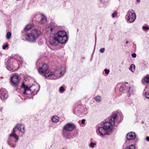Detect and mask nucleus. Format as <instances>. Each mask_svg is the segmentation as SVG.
I'll use <instances>...</instances> for the list:
<instances>
[{
	"label": "nucleus",
	"instance_id": "nucleus-1",
	"mask_svg": "<svg viewBox=\"0 0 149 149\" xmlns=\"http://www.w3.org/2000/svg\"><path fill=\"white\" fill-rule=\"evenodd\" d=\"M123 116V114L120 112L117 114H113L111 116L109 121L104 123L103 126L98 127L96 130L97 134L100 136L109 134L112 131L113 126L117 120H121Z\"/></svg>",
	"mask_w": 149,
	"mask_h": 149
},
{
	"label": "nucleus",
	"instance_id": "nucleus-2",
	"mask_svg": "<svg viewBox=\"0 0 149 149\" xmlns=\"http://www.w3.org/2000/svg\"><path fill=\"white\" fill-rule=\"evenodd\" d=\"M39 73L46 77L52 79H56L63 76L65 74V68L60 67L54 70H49L47 64H44L38 70Z\"/></svg>",
	"mask_w": 149,
	"mask_h": 149
},
{
	"label": "nucleus",
	"instance_id": "nucleus-3",
	"mask_svg": "<svg viewBox=\"0 0 149 149\" xmlns=\"http://www.w3.org/2000/svg\"><path fill=\"white\" fill-rule=\"evenodd\" d=\"M68 36L67 33L65 31H60L56 33L54 37L50 38V43L53 45H57L58 43L64 44L67 41Z\"/></svg>",
	"mask_w": 149,
	"mask_h": 149
},
{
	"label": "nucleus",
	"instance_id": "nucleus-4",
	"mask_svg": "<svg viewBox=\"0 0 149 149\" xmlns=\"http://www.w3.org/2000/svg\"><path fill=\"white\" fill-rule=\"evenodd\" d=\"M40 33L39 31L35 29L30 33H27L25 35V39L31 42H35Z\"/></svg>",
	"mask_w": 149,
	"mask_h": 149
},
{
	"label": "nucleus",
	"instance_id": "nucleus-5",
	"mask_svg": "<svg viewBox=\"0 0 149 149\" xmlns=\"http://www.w3.org/2000/svg\"><path fill=\"white\" fill-rule=\"evenodd\" d=\"M18 139V137L15 133V129H13L12 132L9 135L8 137L7 143L10 147L14 148L15 146L14 143L17 142Z\"/></svg>",
	"mask_w": 149,
	"mask_h": 149
},
{
	"label": "nucleus",
	"instance_id": "nucleus-6",
	"mask_svg": "<svg viewBox=\"0 0 149 149\" xmlns=\"http://www.w3.org/2000/svg\"><path fill=\"white\" fill-rule=\"evenodd\" d=\"M21 87L22 88L24 89L23 93L25 94L31 95L33 93H35V94H36L37 93L38 91L37 87L35 85L29 87L23 84Z\"/></svg>",
	"mask_w": 149,
	"mask_h": 149
},
{
	"label": "nucleus",
	"instance_id": "nucleus-7",
	"mask_svg": "<svg viewBox=\"0 0 149 149\" xmlns=\"http://www.w3.org/2000/svg\"><path fill=\"white\" fill-rule=\"evenodd\" d=\"M136 18V15L135 13L132 12L130 10H129L127 13L126 18L127 22L130 23L134 22Z\"/></svg>",
	"mask_w": 149,
	"mask_h": 149
},
{
	"label": "nucleus",
	"instance_id": "nucleus-8",
	"mask_svg": "<svg viewBox=\"0 0 149 149\" xmlns=\"http://www.w3.org/2000/svg\"><path fill=\"white\" fill-rule=\"evenodd\" d=\"M13 129H15V130H17L18 134L22 136L25 133V126L22 124H17Z\"/></svg>",
	"mask_w": 149,
	"mask_h": 149
},
{
	"label": "nucleus",
	"instance_id": "nucleus-9",
	"mask_svg": "<svg viewBox=\"0 0 149 149\" xmlns=\"http://www.w3.org/2000/svg\"><path fill=\"white\" fill-rule=\"evenodd\" d=\"M10 84L13 86H16L19 83L18 77L16 75H13L10 77Z\"/></svg>",
	"mask_w": 149,
	"mask_h": 149
},
{
	"label": "nucleus",
	"instance_id": "nucleus-10",
	"mask_svg": "<svg viewBox=\"0 0 149 149\" xmlns=\"http://www.w3.org/2000/svg\"><path fill=\"white\" fill-rule=\"evenodd\" d=\"M6 61H7L6 63V68L8 70L13 71L14 67L16 65H17V64L16 63V64H14L13 65L11 63V59L10 60L9 59H6Z\"/></svg>",
	"mask_w": 149,
	"mask_h": 149
},
{
	"label": "nucleus",
	"instance_id": "nucleus-11",
	"mask_svg": "<svg viewBox=\"0 0 149 149\" xmlns=\"http://www.w3.org/2000/svg\"><path fill=\"white\" fill-rule=\"evenodd\" d=\"M74 125L71 123H68L65 125L63 127L64 129L66 131H72L74 130Z\"/></svg>",
	"mask_w": 149,
	"mask_h": 149
},
{
	"label": "nucleus",
	"instance_id": "nucleus-12",
	"mask_svg": "<svg viewBox=\"0 0 149 149\" xmlns=\"http://www.w3.org/2000/svg\"><path fill=\"white\" fill-rule=\"evenodd\" d=\"M8 97V94L5 90L3 89L0 90V98L3 100L6 99Z\"/></svg>",
	"mask_w": 149,
	"mask_h": 149
},
{
	"label": "nucleus",
	"instance_id": "nucleus-13",
	"mask_svg": "<svg viewBox=\"0 0 149 149\" xmlns=\"http://www.w3.org/2000/svg\"><path fill=\"white\" fill-rule=\"evenodd\" d=\"M54 28V26L52 24H51L49 25V26L47 27L45 29V31L46 33L49 34H51L53 31Z\"/></svg>",
	"mask_w": 149,
	"mask_h": 149
},
{
	"label": "nucleus",
	"instance_id": "nucleus-14",
	"mask_svg": "<svg viewBox=\"0 0 149 149\" xmlns=\"http://www.w3.org/2000/svg\"><path fill=\"white\" fill-rule=\"evenodd\" d=\"M136 138L135 134L133 132H130L128 133L127 135V138L128 140H132Z\"/></svg>",
	"mask_w": 149,
	"mask_h": 149
},
{
	"label": "nucleus",
	"instance_id": "nucleus-15",
	"mask_svg": "<svg viewBox=\"0 0 149 149\" xmlns=\"http://www.w3.org/2000/svg\"><path fill=\"white\" fill-rule=\"evenodd\" d=\"M14 58L17 61L18 65L22 63L23 61L22 58L21 56L18 55L16 54L14 56Z\"/></svg>",
	"mask_w": 149,
	"mask_h": 149
},
{
	"label": "nucleus",
	"instance_id": "nucleus-16",
	"mask_svg": "<svg viewBox=\"0 0 149 149\" xmlns=\"http://www.w3.org/2000/svg\"><path fill=\"white\" fill-rule=\"evenodd\" d=\"M128 85V84L127 83L123 84L119 88L120 91L121 92L123 91L127 86Z\"/></svg>",
	"mask_w": 149,
	"mask_h": 149
},
{
	"label": "nucleus",
	"instance_id": "nucleus-17",
	"mask_svg": "<svg viewBox=\"0 0 149 149\" xmlns=\"http://www.w3.org/2000/svg\"><path fill=\"white\" fill-rule=\"evenodd\" d=\"M63 136L67 139H70L72 138L71 134L66 132H63Z\"/></svg>",
	"mask_w": 149,
	"mask_h": 149
},
{
	"label": "nucleus",
	"instance_id": "nucleus-18",
	"mask_svg": "<svg viewBox=\"0 0 149 149\" xmlns=\"http://www.w3.org/2000/svg\"><path fill=\"white\" fill-rule=\"evenodd\" d=\"M52 120L53 122L56 123L59 121V118L57 116H54L52 117Z\"/></svg>",
	"mask_w": 149,
	"mask_h": 149
},
{
	"label": "nucleus",
	"instance_id": "nucleus-19",
	"mask_svg": "<svg viewBox=\"0 0 149 149\" xmlns=\"http://www.w3.org/2000/svg\"><path fill=\"white\" fill-rule=\"evenodd\" d=\"M134 91L133 87H129L128 89L127 93L128 95H132L134 93Z\"/></svg>",
	"mask_w": 149,
	"mask_h": 149
},
{
	"label": "nucleus",
	"instance_id": "nucleus-20",
	"mask_svg": "<svg viewBox=\"0 0 149 149\" xmlns=\"http://www.w3.org/2000/svg\"><path fill=\"white\" fill-rule=\"evenodd\" d=\"M47 22V18L44 15H42L41 19L40 20V22L41 24H45Z\"/></svg>",
	"mask_w": 149,
	"mask_h": 149
},
{
	"label": "nucleus",
	"instance_id": "nucleus-21",
	"mask_svg": "<svg viewBox=\"0 0 149 149\" xmlns=\"http://www.w3.org/2000/svg\"><path fill=\"white\" fill-rule=\"evenodd\" d=\"M33 26V25L31 24H28L25 27L24 29V31H27L29 30Z\"/></svg>",
	"mask_w": 149,
	"mask_h": 149
},
{
	"label": "nucleus",
	"instance_id": "nucleus-22",
	"mask_svg": "<svg viewBox=\"0 0 149 149\" xmlns=\"http://www.w3.org/2000/svg\"><path fill=\"white\" fill-rule=\"evenodd\" d=\"M143 80L147 84H149V75H147L143 79Z\"/></svg>",
	"mask_w": 149,
	"mask_h": 149
},
{
	"label": "nucleus",
	"instance_id": "nucleus-23",
	"mask_svg": "<svg viewBox=\"0 0 149 149\" xmlns=\"http://www.w3.org/2000/svg\"><path fill=\"white\" fill-rule=\"evenodd\" d=\"M124 149H135V146L134 144H131L126 147Z\"/></svg>",
	"mask_w": 149,
	"mask_h": 149
},
{
	"label": "nucleus",
	"instance_id": "nucleus-24",
	"mask_svg": "<svg viewBox=\"0 0 149 149\" xmlns=\"http://www.w3.org/2000/svg\"><path fill=\"white\" fill-rule=\"evenodd\" d=\"M135 65L134 64H132L130 65L129 68V70L132 72H134L135 70Z\"/></svg>",
	"mask_w": 149,
	"mask_h": 149
},
{
	"label": "nucleus",
	"instance_id": "nucleus-25",
	"mask_svg": "<svg viewBox=\"0 0 149 149\" xmlns=\"http://www.w3.org/2000/svg\"><path fill=\"white\" fill-rule=\"evenodd\" d=\"M95 100L96 102H100L101 101V97L100 96L98 95L95 97Z\"/></svg>",
	"mask_w": 149,
	"mask_h": 149
},
{
	"label": "nucleus",
	"instance_id": "nucleus-26",
	"mask_svg": "<svg viewBox=\"0 0 149 149\" xmlns=\"http://www.w3.org/2000/svg\"><path fill=\"white\" fill-rule=\"evenodd\" d=\"M96 145V143L93 142H91L89 145V146L91 148H94Z\"/></svg>",
	"mask_w": 149,
	"mask_h": 149
},
{
	"label": "nucleus",
	"instance_id": "nucleus-27",
	"mask_svg": "<svg viewBox=\"0 0 149 149\" xmlns=\"http://www.w3.org/2000/svg\"><path fill=\"white\" fill-rule=\"evenodd\" d=\"M11 36V33L10 32H8L6 34V38L8 39H9L10 38Z\"/></svg>",
	"mask_w": 149,
	"mask_h": 149
},
{
	"label": "nucleus",
	"instance_id": "nucleus-28",
	"mask_svg": "<svg viewBox=\"0 0 149 149\" xmlns=\"http://www.w3.org/2000/svg\"><path fill=\"white\" fill-rule=\"evenodd\" d=\"M65 91V89L63 86L61 87L59 89V92L60 93H63Z\"/></svg>",
	"mask_w": 149,
	"mask_h": 149
},
{
	"label": "nucleus",
	"instance_id": "nucleus-29",
	"mask_svg": "<svg viewBox=\"0 0 149 149\" xmlns=\"http://www.w3.org/2000/svg\"><path fill=\"white\" fill-rule=\"evenodd\" d=\"M117 12L115 11L112 14V17L114 18L117 15Z\"/></svg>",
	"mask_w": 149,
	"mask_h": 149
},
{
	"label": "nucleus",
	"instance_id": "nucleus-30",
	"mask_svg": "<svg viewBox=\"0 0 149 149\" xmlns=\"http://www.w3.org/2000/svg\"><path fill=\"white\" fill-rule=\"evenodd\" d=\"M145 96L147 98H149V91H147L145 93Z\"/></svg>",
	"mask_w": 149,
	"mask_h": 149
},
{
	"label": "nucleus",
	"instance_id": "nucleus-31",
	"mask_svg": "<svg viewBox=\"0 0 149 149\" xmlns=\"http://www.w3.org/2000/svg\"><path fill=\"white\" fill-rule=\"evenodd\" d=\"M142 29L143 30H148L149 29V27L146 26H143L142 27Z\"/></svg>",
	"mask_w": 149,
	"mask_h": 149
},
{
	"label": "nucleus",
	"instance_id": "nucleus-32",
	"mask_svg": "<svg viewBox=\"0 0 149 149\" xmlns=\"http://www.w3.org/2000/svg\"><path fill=\"white\" fill-rule=\"evenodd\" d=\"M104 71L105 72V74H108L109 72V69H105L104 70Z\"/></svg>",
	"mask_w": 149,
	"mask_h": 149
},
{
	"label": "nucleus",
	"instance_id": "nucleus-33",
	"mask_svg": "<svg viewBox=\"0 0 149 149\" xmlns=\"http://www.w3.org/2000/svg\"><path fill=\"white\" fill-rule=\"evenodd\" d=\"M8 46V44H6L5 45L3 46V49H5Z\"/></svg>",
	"mask_w": 149,
	"mask_h": 149
},
{
	"label": "nucleus",
	"instance_id": "nucleus-34",
	"mask_svg": "<svg viewBox=\"0 0 149 149\" xmlns=\"http://www.w3.org/2000/svg\"><path fill=\"white\" fill-rule=\"evenodd\" d=\"M104 50H105V48H101L100 49V52L101 53H103L104 52Z\"/></svg>",
	"mask_w": 149,
	"mask_h": 149
},
{
	"label": "nucleus",
	"instance_id": "nucleus-35",
	"mask_svg": "<svg viewBox=\"0 0 149 149\" xmlns=\"http://www.w3.org/2000/svg\"><path fill=\"white\" fill-rule=\"evenodd\" d=\"M132 56L133 58H135L136 57V54L135 53L132 54Z\"/></svg>",
	"mask_w": 149,
	"mask_h": 149
},
{
	"label": "nucleus",
	"instance_id": "nucleus-36",
	"mask_svg": "<svg viewBox=\"0 0 149 149\" xmlns=\"http://www.w3.org/2000/svg\"><path fill=\"white\" fill-rule=\"evenodd\" d=\"M85 120L84 119H82L81 121V123L82 124H84L85 123Z\"/></svg>",
	"mask_w": 149,
	"mask_h": 149
},
{
	"label": "nucleus",
	"instance_id": "nucleus-37",
	"mask_svg": "<svg viewBox=\"0 0 149 149\" xmlns=\"http://www.w3.org/2000/svg\"><path fill=\"white\" fill-rule=\"evenodd\" d=\"M146 139L147 141H149V137H146Z\"/></svg>",
	"mask_w": 149,
	"mask_h": 149
},
{
	"label": "nucleus",
	"instance_id": "nucleus-38",
	"mask_svg": "<svg viewBox=\"0 0 149 149\" xmlns=\"http://www.w3.org/2000/svg\"><path fill=\"white\" fill-rule=\"evenodd\" d=\"M2 108H1V109H0V111L1 112H2Z\"/></svg>",
	"mask_w": 149,
	"mask_h": 149
},
{
	"label": "nucleus",
	"instance_id": "nucleus-39",
	"mask_svg": "<svg viewBox=\"0 0 149 149\" xmlns=\"http://www.w3.org/2000/svg\"><path fill=\"white\" fill-rule=\"evenodd\" d=\"M129 42V41H127L126 42V44H127Z\"/></svg>",
	"mask_w": 149,
	"mask_h": 149
},
{
	"label": "nucleus",
	"instance_id": "nucleus-40",
	"mask_svg": "<svg viewBox=\"0 0 149 149\" xmlns=\"http://www.w3.org/2000/svg\"><path fill=\"white\" fill-rule=\"evenodd\" d=\"M137 1H138V2H140V1H139V0Z\"/></svg>",
	"mask_w": 149,
	"mask_h": 149
},
{
	"label": "nucleus",
	"instance_id": "nucleus-41",
	"mask_svg": "<svg viewBox=\"0 0 149 149\" xmlns=\"http://www.w3.org/2000/svg\"><path fill=\"white\" fill-rule=\"evenodd\" d=\"M85 110H86V111H87V109H85Z\"/></svg>",
	"mask_w": 149,
	"mask_h": 149
},
{
	"label": "nucleus",
	"instance_id": "nucleus-42",
	"mask_svg": "<svg viewBox=\"0 0 149 149\" xmlns=\"http://www.w3.org/2000/svg\"><path fill=\"white\" fill-rule=\"evenodd\" d=\"M62 149H65L64 148H63Z\"/></svg>",
	"mask_w": 149,
	"mask_h": 149
}]
</instances>
